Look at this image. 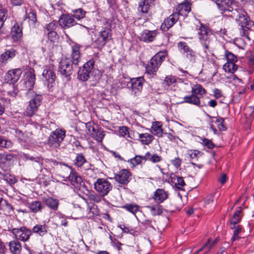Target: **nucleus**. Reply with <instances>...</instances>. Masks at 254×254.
Returning a JSON list of instances; mask_svg holds the SVG:
<instances>
[{
    "mask_svg": "<svg viewBox=\"0 0 254 254\" xmlns=\"http://www.w3.org/2000/svg\"><path fill=\"white\" fill-rule=\"evenodd\" d=\"M79 48V46L77 44H73L71 46V60L66 57H63L59 63V71L65 77H67L71 73L72 64L77 65L80 61Z\"/></svg>",
    "mask_w": 254,
    "mask_h": 254,
    "instance_id": "1",
    "label": "nucleus"
},
{
    "mask_svg": "<svg viewBox=\"0 0 254 254\" xmlns=\"http://www.w3.org/2000/svg\"><path fill=\"white\" fill-rule=\"evenodd\" d=\"M198 29V38L203 46L205 53L209 50L215 42V37L211 30L207 26L200 23Z\"/></svg>",
    "mask_w": 254,
    "mask_h": 254,
    "instance_id": "2",
    "label": "nucleus"
},
{
    "mask_svg": "<svg viewBox=\"0 0 254 254\" xmlns=\"http://www.w3.org/2000/svg\"><path fill=\"white\" fill-rule=\"evenodd\" d=\"M95 62L93 59L89 60L84 64L82 68L78 72V79L82 81H87L90 77V74H94L95 79L97 80L101 76L100 71L94 68Z\"/></svg>",
    "mask_w": 254,
    "mask_h": 254,
    "instance_id": "3",
    "label": "nucleus"
},
{
    "mask_svg": "<svg viewBox=\"0 0 254 254\" xmlns=\"http://www.w3.org/2000/svg\"><path fill=\"white\" fill-rule=\"evenodd\" d=\"M166 56L165 51L159 52L154 56L146 67V72L149 74H154Z\"/></svg>",
    "mask_w": 254,
    "mask_h": 254,
    "instance_id": "4",
    "label": "nucleus"
},
{
    "mask_svg": "<svg viewBox=\"0 0 254 254\" xmlns=\"http://www.w3.org/2000/svg\"><path fill=\"white\" fill-rule=\"evenodd\" d=\"M65 136V131L62 128H57L51 133L47 140V144L53 149L58 148Z\"/></svg>",
    "mask_w": 254,
    "mask_h": 254,
    "instance_id": "5",
    "label": "nucleus"
},
{
    "mask_svg": "<svg viewBox=\"0 0 254 254\" xmlns=\"http://www.w3.org/2000/svg\"><path fill=\"white\" fill-rule=\"evenodd\" d=\"M94 188L100 196L104 197L112 190L113 186L107 179L100 178L94 182Z\"/></svg>",
    "mask_w": 254,
    "mask_h": 254,
    "instance_id": "6",
    "label": "nucleus"
},
{
    "mask_svg": "<svg viewBox=\"0 0 254 254\" xmlns=\"http://www.w3.org/2000/svg\"><path fill=\"white\" fill-rule=\"evenodd\" d=\"M112 30L110 28L106 27L95 36L94 43L96 47L102 49L106 44L112 39Z\"/></svg>",
    "mask_w": 254,
    "mask_h": 254,
    "instance_id": "7",
    "label": "nucleus"
},
{
    "mask_svg": "<svg viewBox=\"0 0 254 254\" xmlns=\"http://www.w3.org/2000/svg\"><path fill=\"white\" fill-rule=\"evenodd\" d=\"M42 100V97L41 95L34 94L32 95L31 100L29 102V105L26 109L25 112L27 116L31 117L36 113Z\"/></svg>",
    "mask_w": 254,
    "mask_h": 254,
    "instance_id": "8",
    "label": "nucleus"
},
{
    "mask_svg": "<svg viewBox=\"0 0 254 254\" xmlns=\"http://www.w3.org/2000/svg\"><path fill=\"white\" fill-rule=\"evenodd\" d=\"M232 16L235 18L238 24L241 26L242 30L246 29L248 27V24L251 21L245 11L241 9L237 10L235 8V12L232 14Z\"/></svg>",
    "mask_w": 254,
    "mask_h": 254,
    "instance_id": "9",
    "label": "nucleus"
},
{
    "mask_svg": "<svg viewBox=\"0 0 254 254\" xmlns=\"http://www.w3.org/2000/svg\"><path fill=\"white\" fill-rule=\"evenodd\" d=\"M11 233L14 235L17 240L26 242L29 240L32 235L31 230L25 227L20 228H13L10 230Z\"/></svg>",
    "mask_w": 254,
    "mask_h": 254,
    "instance_id": "10",
    "label": "nucleus"
},
{
    "mask_svg": "<svg viewBox=\"0 0 254 254\" xmlns=\"http://www.w3.org/2000/svg\"><path fill=\"white\" fill-rule=\"evenodd\" d=\"M42 76L43 81L48 88L54 86L56 75L52 67L46 66L43 71Z\"/></svg>",
    "mask_w": 254,
    "mask_h": 254,
    "instance_id": "11",
    "label": "nucleus"
},
{
    "mask_svg": "<svg viewBox=\"0 0 254 254\" xmlns=\"http://www.w3.org/2000/svg\"><path fill=\"white\" fill-rule=\"evenodd\" d=\"M131 173L126 169H123L115 175L116 182L124 185H127L131 179Z\"/></svg>",
    "mask_w": 254,
    "mask_h": 254,
    "instance_id": "12",
    "label": "nucleus"
},
{
    "mask_svg": "<svg viewBox=\"0 0 254 254\" xmlns=\"http://www.w3.org/2000/svg\"><path fill=\"white\" fill-rule=\"evenodd\" d=\"M35 75L33 71L30 70L26 72V78L23 81V90H27L26 94L27 95L30 94V91L31 90L35 84Z\"/></svg>",
    "mask_w": 254,
    "mask_h": 254,
    "instance_id": "13",
    "label": "nucleus"
},
{
    "mask_svg": "<svg viewBox=\"0 0 254 254\" xmlns=\"http://www.w3.org/2000/svg\"><path fill=\"white\" fill-rule=\"evenodd\" d=\"M59 25L64 29L69 28L77 24L72 15L62 14L59 19Z\"/></svg>",
    "mask_w": 254,
    "mask_h": 254,
    "instance_id": "14",
    "label": "nucleus"
},
{
    "mask_svg": "<svg viewBox=\"0 0 254 254\" xmlns=\"http://www.w3.org/2000/svg\"><path fill=\"white\" fill-rule=\"evenodd\" d=\"M22 70L18 68L9 70L5 75V79L10 84L16 83L20 78Z\"/></svg>",
    "mask_w": 254,
    "mask_h": 254,
    "instance_id": "15",
    "label": "nucleus"
},
{
    "mask_svg": "<svg viewBox=\"0 0 254 254\" xmlns=\"http://www.w3.org/2000/svg\"><path fill=\"white\" fill-rule=\"evenodd\" d=\"M17 54L16 50L13 48L6 50L3 53L0 55V65H5L8 61L13 59Z\"/></svg>",
    "mask_w": 254,
    "mask_h": 254,
    "instance_id": "16",
    "label": "nucleus"
},
{
    "mask_svg": "<svg viewBox=\"0 0 254 254\" xmlns=\"http://www.w3.org/2000/svg\"><path fill=\"white\" fill-rule=\"evenodd\" d=\"M68 178L71 184L78 190L84 185L82 178L77 173L71 172Z\"/></svg>",
    "mask_w": 254,
    "mask_h": 254,
    "instance_id": "17",
    "label": "nucleus"
},
{
    "mask_svg": "<svg viewBox=\"0 0 254 254\" xmlns=\"http://www.w3.org/2000/svg\"><path fill=\"white\" fill-rule=\"evenodd\" d=\"M179 19V14L175 12L165 19L161 25V28L164 31L169 30Z\"/></svg>",
    "mask_w": 254,
    "mask_h": 254,
    "instance_id": "18",
    "label": "nucleus"
},
{
    "mask_svg": "<svg viewBox=\"0 0 254 254\" xmlns=\"http://www.w3.org/2000/svg\"><path fill=\"white\" fill-rule=\"evenodd\" d=\"M144 78L143 77L134 78L131 79L132 91L135 95L140 93L142 89Z\"/></svg>",
    "mask_w": 254,
    "mask_h": 254,
    "instance_id": "19",
    "label": "nucleus"
},
{
    "mask_svg": "<svg viewBox=\"0 0 254 254\" xmlns=\"http://www.w3.org/2000/svg\"><path fill=\"white\" fill-rule=\"evenodd\" d=\"M157 34L156 30L150 31L148 30H143L140 35L141 41L145 42H151L154 39Z\"/></svg>",
    "mask_w": 254,
    "mask_h": 254,
    "instance_id": "20",
    "label": "nucleus"
},
{
    "mask_svg": "<svg viewBox=\"0 0 254 254\" xmlns=\"http://www.w3.org/2000/svg\"><path fill=\"white\" fill-rule=\"evenodd\" d=\"M181 103H188L197 107L201 106L200 97L192 93L190 95L185 96L183 98V101H182Z\"/></svg>",
    "mask_w": 254,
    "mask_h": 254,
    "instance_id": "21",
    "label": "nucleus"
},
{
    "mask_svg": "<svg viewBox=\"0 0 254 254\" xmlns=\"http://www.w3.org/2000/svg\"><path fill=\"white\" fill-rule=\"evenodd\" d=\"M11 35L14 41L19 40L22 36V27L20 23H16L12 27Z\"/></svg>",
    "mask_w": 254,
    "mask_h": 254,
    "instance_id": "22",
    "label": "nucleus"
},
{
    "mask_svg": "<svg viewBox=\"0 0 254 254\" xmlns=\"http://www.w3.org/2000/svg\"><path fill=\"white\" fill-rule=\"evenodd\" d=\"M190 3L189 2H185L179 4L175 13H178L180 15H186L190 11Z\"/></svg>",
    "mask_w": 254,
    "mask_h": 254,
    "instance_id": "23",
    "label": "nucleus"
},
{
    "mask_svg": "<svg viewBox=\"0 0 254 254\" xmlns=\"http://www.w3.org/2000/svg\"><path fill=\"white\" fill-rule=\"evenodd\" d=\"M242 36H245L249 40L254 39V23L250 22L246 29H242L241 31Z\"/></svg>",
    "mask_w": 254,
    "mask_h": 254,
    "instance_id": "24",
    "label": "nucleus"
},
{
    "mask_svg": "<svg viewBox=\"0 0 254 254\" xmlns=\"http://www.w3.org/2000/svg\"><path fill=\"white\" fill-rule=\"evenodd\" d=\"M154 0H144L140 1L138 7V10L143 13L148 12L150 7L153 4Z\"/></svg>",
    "mask_w": 254,
    "mask_h": 254,
    "instance_id": "25",
    "label": "nucleus"
},
{
    "mask_svg": "<svg viewBox=\"0 0 254 254\" xmlns=\"http://www.w3.org/2000/svg\"><path fill=\"white\" fill-rule=\"evenodd\" d=\"M191 92L200 98L207 93L206 90L199 84H192L191 86Z\"/></svg>",
    "mask_w": 254,
    "mask_h": 254,
    "instance_id": "26",
    "label": "nucleus"
},
{
    "mask_svg": "<svg viewBox=\"0 0 254 254\" xmlns=\"http://www.w3.org/2000/svg\"><path fill=\"white\" fill-rule=\"evenodd\" d=\"M9 250L13 254H20L22 246L20 243L17 240L10 241L8 244Z\"/></svg>",
    "mask_w": 254,
    "mask_h": 254,
    "instance_id": "27",
    "label": "nucleus"
},
{
    "mask_svg": "<svg viewBox=\"0 0 254 254\" xmlns=\"http://www.w3.org/2000/svg\"><path fill=\"white\" fill-rule=\"evenodd\" d=\"M43 202L50 209L53 210H57L59 204V200L51 197L43 198Z\"/></svg>",
    "mask_w": 254,
    "mask_h": 254,
    "instance_id": "28",
    "label": "nucleus"
},
{
    "mask_svg": "<svg viewBox=\"0 0 254 254\" xmlns=\"http://www.w3.org/2000/svg\"><path fill=\"white\" fill-rule=\"evenodd\" d=\"M168 197L167 192L162 189H158L154 192L153 198L158 203H161Z\"/></svg>",
    "mask_w": 254,
    "mask_h": 254,
    "instance_id": "29",
    "label": "nucleus"
},
{
    "mask_svg": "<svg viewBox=\"0 0 254 254\" xmlns=\"http://www.w3.org/2000/svg\"><path fill=\"white\" fill-rule=\"evenodd\" d=\"M57 33L55 31H48L47 38L45 46L49 50L52 49L54 47V42L57 39Z\"/></svg>",
    "mask_w": 254,
    "mask_h": 254,
    "instance_id": "30",
    "label": "nucleus"
},
{
    "mask_svg": "<svg viewBox=\"0 0 254 254\" xmlns=\"http://www.w3.org/2000/svg\"><path fill=\"white\" fill-rule=\"evenodd\" d=\"M162 126V125L160 122H153L151 128V132L159 137L162 136L163 129Z\"/></svg>",
    "mask_w": 254,
    "mask_h": 254,
    "instance_id": "31",
    "label": "nucleus"
},
{
    "mask_svg": "<svg viewBox=\"0 0 254 254\" xmlns=\"http://www.w3.org/2000/svg\"><path fill=\"white\" fill-rule=\"evenodd\" d=\"M119 132L120 136L125 137L127 140L132 139V131H129V128L126 126L120 127Z\"/></svg>",
    "mask_w": 254,
    "mask_h": 254,
    "instance_id": "32",
    "label": "nucleus"
},
{
    "mask_svg": "<svg viewBox=\"0 0 254 254\" xmlns=\"http://www.w3.org/2000/svg\"><path fill=\"white\" fill-rule=\"evenodd\" d=\"M139 140L142 144L148 145L151 143L154 139V137L152 134L148 133L139 134Z\"/></svg>",
    "mask_w": 254,
    "mask_h": 254,
    "instance_id": "33",
    "label": "nucleus"
},
{
    "mask_svg": "<svg viewBox=\"0 0 254 254\" xmlns=\"http://www.w3.org/2000/svg\"><path fill=\"white\" fill-rule=\"evenodd\" d=\"M29 208L34 213H37L42 211L44 206L39 201H33L29 204Z\"/></svg>",
    "mask_w": 254,
    "mask_h": 254,
    "instance_id": "34",
    "label": "nucleus"
},
{
    "mask_svg": "<svg viewBox=\"0 0 254 254\" xmlns=\"http://www.w3.org/2000/svg\"><path fill=\"white\" fill-rule=\"evenodd\" d=\"M217 242V240L215 239L211 242L210 239H208L207 243H205L202 247L197 250L194 254H197L203 250H205L204 254H207V253L212 248L215 244Z\"/></svg>",
    "mask_w": 254,
    "mask_h": 254,
    "instance_id": "35",
    "label": "nucleus"
},
{
    "mask_svg": "<svg viewBox=\"0 0 254 254\" xmlns=\"http://www.w3.org/2000/svg\"><path fill=\"white\" fill-rule=\"evenodd\" d=\"M145 207L149 210L153 216L160 215L163 212L162 206L159 204L148 205L145 206Z\"/></svg>",
    "mask_w": 254,
    "mask_h": 254,
    "instance_id": "36",
    "label": "nucleus"
},
{
    "mask_svg": "<svg viewBox=\"0 0 254 254\" xmlns=\"http://www.w3.org/2000/svg\"><path fill=\"white\" fill-rule=\"evenodd\" d=\"M144 158L145 161L149 160L154 163L159 162L162 160L161 156L156 154H151L149 152L145 154Z\"/></svg>",
    "mask_w": 254,
    "mask_h": 254,
    "instance_id": "37",
    "label": "nucleus"
},
{
    "mask_svg": "<svg viewBox=\"0 0 254 254\" xmlns=\"http://www.w3.org/2000/svg\"><path fill=\"white\" fill-rule=\"evenodd\" d=\"M33 232L41 236H43L47 234V230L45 225L38 224L33 227Z\"/></svg>",
    "mask_w": 254,
    "mask_h": 254,
    "instance_id": "38",
    "label": "nucleus"
},
{
    "mask_svg": "<svg viewBox=\"0 0 254 254\" xmlns=\"http://www.w3.org/2000/svg\"><path fill=\"white\" fill-rule=\"evenodd\" d=\"M241 213V207H239L237 208L235 214L233 218L231 220V225H233L231 226L232 229H234L233 226L236 224L239 223L241 220V216L240 213Z\"/></svg>",
    "mask_w": 254,
    "mask_h": 254,
    "instance_id": "39",
    "label": "nucleus"
},
{
    "mask_svg": "<svg viewBox=\"0 0 254 254\" xmlns=\"http://www.w3.org/2000/svg\"><path fill=\"white\" fill-rule=\"evenodd\" d=\"M6 10L3 7H0V32L3 33L2 26L4 21L7 19Z\"/></svg>",
    "mask_w": 254,
    "mask_h": 254,
    "instance_id": "40",
    "label": "nucleus"
},
{
    "mask_svg": "<svg viewBox=\"0 0 254 254\" xmlns=\"http://www.w3.org/2000/svg\"><path fill=\"white\" fill-rule=\"evenodd\" d=\"M91 136L98 142H102L105 136V134L102 129L97 128L96 131L91 134Z\"/></svg>",
    "mask_w": 254,
    "mask_h": 254,
    "instance_id": "41",
    "label": "nucleus"
},
{
    "mask_svg": "<svg viewBox=\"0 0 254 254\" xmlns=\"http://www.w3.org/2000/svg\"><path fill=\"white\" fill-rule=\"evenodd\" d=\"M237 66L235 63L227 62L223 65L224 70L229 73H233L237 70Z\"/></svg>",
    "mask_w": 254,
    "mask_h": 254,
    "instance_id": "42",
    "label": "nucleus"
},
{
    "mask_svg": "<svg viewBox=\"0 0 254 254\" xmlns=\"http://www.w3.org/2000/svg\"><path fill=\"white\" fill-rule=\"evenodd\" d=\"M142 161H145L144 156L136 155L133 158L129 160L128 162L132 165V167H134L140 164Z\"/></svg>",
    "mask_w": 254,
    "mask_h": 254,
    "instance_id": "43",
    "label": "nucleus"
},
{
    "mask_svg": "<svg viewBox=\"0 0 254 254\" xmlns=\"http://www.w3.org/2000/svg\"><path fill=\"white\" fill-rule=\"evenodd\" d=\"M178 48L179 51L184 55L191 49L188 45L184 42H179L178 43Z\"/></svg>",
    "mask_w": 254,
    "mask_h": 254,
    "instance_id": "44",
    "label": "nucleus"
},
{
    "mask_svg": "<svg viewBox=\"0 0 254 254\" xmlns=\"http://www.w3.org/2000/svg\"><path fill=\"white\" fill-rule=\"evenodd\" d=\"M74 161V164L79 167L86 162V160L82 154H77Z\"/></svg>",
    "mask_w": 254,
    "mask_h": 254,
    "instance_id": "45",
    "label": "nucleus"
},
{
    "mask_svg": "<svg viewBox=\"0 0 254 254\" xmlns=\"http://www.w3.org/2000/svg\"><path fill=\"white\" fill-rule=\"evenodd\" d=\"M215 121H212L211 122H215L216 124L218 129L221 131H224L226 129V127L224 125V120L222 118L213 117Z\"/></svg>",
    "mask_w": 254,
    "mask_h": 254,
    "instance_id": "46",
    "label": "nucleus"
},
{
    "mask_svg": "<svg viewBox=\"0 0 254 254\" xmlns=\"http://www.w3.org/2000/svg\"><path fill=\"white\" fill-rule=\"evenodd\" d=\"M73 13V17L78 20H80L84 17L85 15V11L81 8H79L72 10Z\"/></svg>",
    "mask_w": 254,
    "mask_h": 254,
    "instance_id": "47",
    "label": "nucleus"
},
{
    "mask_svg": "<svg viewBox=\"0 0 254 254\" xmlns=\"http://www.w3.org/2000/svg\"><path fill=\"white\" fill-rule=\"evenodd\" d=\"M177 82V78L172 75L166 76L164 81V84L167 86H170Z\"/></svg>",
    "mask_w": 254,
    "mask_h": 254,
    "instance_id": "48",
    "label": "nucleus"
},
{
    "mask_svg": "<svg viewBox=\"0 0 254 254\" xmlns=\"http://www.w3.org/2000/svg\"><path fill=\"white\" fill-rule=\"evenodd\" d=\"M89 200L93 201L95 202L98 203L101 201V197L100 194H98L94 192H89L87 194Z\"/></svg>",
    "mask_w": 254,
    "mask_h": 254,
    "instance_id": "49",
    "label": "nucleus"
},
{
    "mask_svg": "<svg viewBox=\"0 0 254 254\" xmlns=\"http://www.w3.org/2000/svg\"><path fill=\"white\" fill-rule=\"evenodd\" d=\"M123 208L126 209L129 212L135 214L138 210V206L134 204H126L123 206Z\"/></svg>",
    "mask_w": 254,
    "mask_h": 254,
    "instance_id": "50",
    "label": "nucleus"
},
{
    "mask_svg": "<svg viewBox=\"0 0 254 254\" xmlns=\"http://www.w3.org/2000/svg\"><path fill=\"white\" fill-rule=\"evenodd\" d=\"M184 56L191 62H194L196 58L195 53L192 49L187 52Z\"/></svg>",
    "mask_w": 254,
    "mask_h": 254,
    "instance_id": "51",
    "label": "nucleus"
},
{
    "mask_svg": "<svg viewBox=\"0 0 254 254\" xmlns=\"http://www.w3.org/2000/svg\"><path fill=\"white\" fill-rule=\"evenodd\" d=\"M225 57L226 58L227 62H231V63H236L237 61V58L236 56H235L232 53L226 51L225 54Z\"/></svg>",
    "mask_w": 254,
    "mask_h": 254,
    "instance_id": "52",
    "label": "nucleus"
},
{
    "mask_svg": "<svg viewBox=\"0 0 254 254\" xmlns=\"http://www.w3.org/2000/svg\"><path fill=\"white\" fill-rule=\"evenodd\" d=\"M189 155L191 159L197 160L200 156H201V153L196 150H191L188 152Z\"/></svg>",
    "mask_w": 254,
    "mask_h": 254,
    "instance_id": "53",
    "label": "nucleus"
},
{
    "mask_svg": "<svg viewBox=\"0 0 254 254\" xmlns=\"http://www.w3.org/2000/svg\"><path fill=\"white\" fill-rule=\"evenodd\" d=\"M27 18L29 19L30 25H33L37 21L36 14L33 11H31L28 14Z\"/></svg>",
    "mask_w": 254,
    "mask_h": 254,
    "instance_id": "54",
    "label": "nucleus"
},
{
    "mask_svg": "<svg viewBox=\"0 0 254 254\" xmlns=\"http://www.w3.org/2000/svg\"><path fill=\"white\" fill-rule=\"evenodd\" d=\"M12 146V143L10 141L7 140L2 137L0 136V146L7 148H10Z\"/></svg>",
    "mask_w": 254,
    "mask_h": 254,
    "instance_id": "55",
    "label": "nucleus"
},
{
    "mask_svg": "<svg viewBox=\"0 0 254 254\" xmlns=\"http://www.w3.org/2000/svg\"><path fill=\"white\" fill-rule=\"evenodd\" d=\"M202 140V144L206 146L209 149H212L214 147V143L209 139L207 138H201Z\"/></svg>",
    "mask_w": 254,
    "mask_h": 254,
    "instance_id": "56",
    "label": "nucleus"
},
{
    "mask_svg": "<svg viewBox=\"0 0 254 254\" xmlns=\"http://www.w3.org/2000/svg\"><path fill=\"white\" fill-rule=\"evenodd\" d=\"M242 231V228L240 226L236 227V229L234 231L233 236L232 238V241L234 242L239 238L238 235Z\"/></svg>",
    "mask_w": 254,
    "mask_h": 254,
    "instance_id": "57",
    "label": "nucleus"
},
{
    "mask_svg": "<svg viewBox=\"0 0 254 254\" xmlns=\"http://www.w3.org/2000/svg\"><path fill=\"white\" fill-rule=\"evenodd\" d=\"M57 27V23L56 21H52L46 26V29L48 31H55Z\"/></svg>",
    "mask_w": 254,
    "mask_h": 254,
    "instance_id": "58",
    "label": "nucleus"
},
{
    "mask_svg": "<svg viewBox=\"0 0 254 254\" xmlns=\"http://www.w3.org/2000/svg\"><path fill=\"white\" fill-rule=\"evenodd\" d=\"M86 127L88 129L87 133L90 135H91V134H92L94 131H95L98 128L97 126L96 127L92 126L90 123H87L86 124Z\"/></svg>",
    "mask_w": 254,
    "mask_h": 254,
    "instance_id": "59",
    "label": "nucleus"
},
{
    "mask_svg": "<svg viewBox=\"0 0 254 254\" xmlns=\"http://www.w3.org/2000/svg\"><path fill=\"white\" fill-rule=\"evenodd\" d=\"M26 158L27 160H30L32 161H34L35 162L37 163L38 165L41 167L42 165V161L43 160L40 157L34 158L32 156H26Z\"/></svg>",
    "mask_w": 254,
    "mask_h": 254,
    "instance_id": "60",
    "label": "nucleus"
},
{
    "mask_svg": "<svg viewBox=\"0 0 254 254\" xmlns=\"http://www.w3.org/2000/svg\"><path fill=\"white\" fill-rule=\"evenodd\" d=\"M176 185L179 189H181L185 185V183L183 178L181 177H178L177 179V182L175 183Z\"/></svg>",
    "mask_w": 254,
    "mask_h": 254,
    "instance_id": "61",
    "label": "nucleus"
},
{
    "mask_svg": "<svg viewBox=\"0 0 254 254\" xmlns=\"http://www.w3.org/2000/svg\"><path fill=\"white\" fill-rule=\"evenodd\" d=\"M171 163L173 165H174L176 168H179L180 167L182 160L179 157L176 158L175 159L171 160Z\"/></svg>",
    "mask_w": 254,
    "mask_h": 254,
    "instance_id": "62",
    "label": "nucleus"
},
{
    "mask_svg": "<svg viewBox=\"0 0 254 254\" xmlns=\"http://www.w3.org/2000/svg\"><path fill=\"white\" fill-rule=\"evenodd\" d=\"M59 217L61 219V225L65 227L67 225V221L66 220L65 216L62 214H60Z\"/></svg>",
    "mask_w": 254,
    "mask_h": 254,
    "instance_id": "63",
    "label": "nucleus"
},
{
    "mask_svg": "<svg viewBox=\"0 0 254 254\" xmlns=\"http://www.w3.org/2000/svg\"><path fill=\"white\" fill-rule=\"evenodd\" d=\"M249 62L251 64H254V51H251L250 52Z\"/></svg>",
    "mask_w": 254,
    "mask_h": 254,
    "instance_id": "64",
    "label": "nucleus"
}]
</instances>
